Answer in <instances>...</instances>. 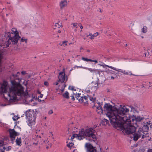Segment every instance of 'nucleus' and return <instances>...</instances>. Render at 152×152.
<instances>
[{"instance_id": "obj_1", "label": "nucleus", "mask_w": 152, "mask_h": 152, "mask_svg": "<svg viewBox=\"0 0 152 152\" xmlns=\"http://www.w3.org/2000/svg\"><path fill=\"white\" fill-rule=\"evenodd\" d=\"M11 83L12 86L9 88L7 94L10 102H15L17 96H20L24 93L23 87L20 83L13 80L11 81Z\"/></svg>"}, {"instance_id": "obj_2", "label": "nucleus", "mask_w": 152, "mask_h": 152, "mask_svg": "<svg viewBox=\"0 0 152 152\" xmlns=\"http://www.w3.org/2000/svg\"><path fill=\"white\" fill-rule=\"evenodd\" d=\"M95 131L93 128H87L85 129H81L79 131L77 136L78 139L81 140L84 138L85 136L88 137V139L90 141L95 142L97 140V138L95 134Z\"/></svg>"}, {"instance_id": "obj_3", "label": "nucleus", "mask_w": 152, "mask_h": 152, "mask_svg": "<svg viewBox=\"0 0 152 152\" xmlns=\"http://www.w3.org/2000/svg\"><path fill=\"white\" fill-rule=\"evenodd\" d=\"M116 123H115L114 124V126L116 128L118 127L122 128V131L125 132L127 134H132L136 131V128L131 125V121L129 119L122 122L119 121V122H118V124Z\"/></svg>"}, {"instance_id": "obj_4", "label": "nucleus", "mask_w": 152, "mask_h": 152, "mask_svg": "<svg viewBox=\"0 0 152 152\" xmlns=\"http://www.w3.org/2000/svg\"><path fill=\"white\" fill-rule=\"evenodd\" d=\"M103 112L109 118L111 124L113 125L116 123L115 114L118 113L117 109L114 108L110 103H105L104 106Z\"/></svg>"}, {"instance_id": "obj_5", "label": "nucleus", "mask_w": 152, "mask_h": 152, "mask_svg": "<svg viewBox=\"0 0 152 152\" xmlns=\"http://www.w3.org/2000/svg\"><path fill=\"white\" fill-rule=\"evenodd\" d=\"M13 29L14 30H12L10 32H7V33L5 32V36L7 37L8 38V40L5 43L6 48L8 47L11 43L13 45L17 44L18 40L20 38L18 31L15 29Z\"/></svg>"}, {"instance_id": "obj_6", "label": "nucleus", "mask_w": 152, "mask_h": 152, "mask_svg": "<svg viewBox=\"0 0 152 152\" xmlns=\"http://www.w3.org/2000/svg\"><path fill=\"white\" fill-rule=\"evenodd\" d=\"M118 113H115V115L116 119V124H118L120 121L121 122L126 121L129 120L128 119L127 117L126 116L125 113L129 111V109L127 108L125 106H123L120 110H117Z\"/></svg>"}, {"instance_id": "obj_7", "label": "nucleus", "mask_w": 152, "mask_h": 152, "mask_svg": "<svg viewBox=\"0 0 152 152\" xmlns=\"http://www.w3.org/2000/svg\"><path fill=\"white\" fill-rule=\"evenodd\" d=\"M38 114V113L36 110L34 111L30 109L26 111V116L28 119L27 122L29 126L32 127L33 125L35 124V119Z\"/></svg>"}, {"instance_id": "obj_8", "label": "nucleus", "mask_w": 152, "mask_h": 152, "mask_svg": "<svg viewBox=\"0 0 152 152\" xmlns=\"http://www.w3.org/2000/svg\"><path fill=\"white\" fill-rule=\"evenodd\" d=\"M141 136H142V139H144L147 137H148L149 135L148 133H146L145 135L142 134L141 132L139 131V130L138 129V131L137 132L134 133L132 135L129 136V137H130L131 139L133 138V140L135 141H136L138 139L140 138Z\"/></svg>"}, {"instance_id": "obj_9", "label": "nucleus", "mask_w": 152, "mask_h": 152, "mask_svg": "<svg viewBox=\"0 0 152 152\" xmlns=\"http://www.w3.org/2000/svg\"><path fill=\"white\" fill-rule=\"evenodd\" d=\"M10 137L11 138L12 142L13 143V141L15 140V137L19 135V133L15 131L14 129H10L9 130Z\"/></svg>"}, {"instance_id": "obj_10", "label": "nucleus", "mask_w": 152, "mask_h": 152, "mask_svg": "<svg viewBox=\"0 0 152 152\" xmlns=\"http://www.w3.org/2000/svg\"><path fill=\"white\" fill-rule=\"evenodd\" d=\"M85 147L87 148V152H96V147H93L89 143H86Z\"/></svg>"}, {"instance_id": "obj_11", "label": "nucleus", "mask_w": 152, "mask_h": 152, "mask_svg": "<svg viewBox=\"0 0 152 152\" xmlns=\"http://www.w3.org/2000/svg\"><path fill=\"white\" fill-rule=\"evenodd\" d=\"M8 83L7 81H4L3 83L1 85L0 88L1 91L5 93H7L8 88Z\"/></svg>"}, {"instance_id": "obj_12", "label": "nucleus", "mask_w": 152, "mask_h": 152, "mask_svg": "<svg viewBox=\"0 0 152 152\" xmlns=\"http://www.w3.org/2000/svg\"><path fill=\"white\" fill-rule=\"evenodd\" d=\"M139 129L142 134L145 135L146 133H147L148 132L149 129L148 126L144 124L142 128H140Z\"/></svg>"}, {"instance_id": "obj_13", "label": "nucleus", "mask_w": 152, "mask_h": 152, "mask_svg": "<svg viewBox=\"0 0 152 152\" xmlns=\"http://www.w3.org/2000/svg\"><path fill=\"white\" fill-rule=\"evenodd\" d=\"M65 72H60L59 73L58 78L59 81L61 83H64L65 80Z\"/></svg>"}, {"instance_id": "obj_14", "label": "nucleus", "mask_w": 152, "mask_h": 152, "mask_svg": "<svg viewBox=\"0 0 152 152\" xmlns=\"http://www.w3.org/2000/svg\"><path fill=\"white\" fill-rule=\"evenodd\" d=\"M81 99L79 100V102L81 103H84L85 105H87L88 103V97L86 96H81L80 97Z\"/></svg>"}, {"instance_id": "obj_15", "label": "nucleus", "mask_w": 152, "mask_h": 152, "mask_svg": "<svg viewBox=\"0 0 152 152\" xmlns=\"http://www.w3.org/2000/svg\"><path fill=\"white\" fill-rule=\"evenodd\" d=\"M86 69H88L89 71L91 72L94 73L96 75L98 74L99 75L100 74V70L96 69H93L91 68H86Z\"/></svg>"}, {"instance_id": "obj_16", "label": "nucleus", "mask_w": 152, "mask_h": 152, "mask_svg": "<svg viewBox=\"0 0 152 152\" xmlns=\"http://www.w3.org/2000/svg\"><path fill=\"white\" fill-rule=\"evenodd\" d=\"M98 106L96 107V111L98 113L101 114L103 113V110L101 105L102 104H101L99 102L98 103Z\"/></svg>"}, {"instance_id": "obj_17", "label": "nucleus", "mask_w": 152, "mask_h": 152, "mask_svg": "<svg viewBox=\"0 0 152 152\" xmlns=\"http://www.w3.org/2000/svg\"><path fill=\"white\" fill-rule=\"evenodd\" d=\"M67 1L66 0L62 1H61L60 4V8L62 9L63 8L67 5Z\"/></svg>"}, {"instance_id": "obj_18", "label": "nucleus", "mask_w": 152, "mask_h": 152, "mask_svg": "<svg viewBox=\"0 0 152 152\" xmlns=\"http://www.w3.org/2000/svg\"><path fill=\"white\" fill-rule=\"evenodd\" d=\"M121 73H122L123 74L125 75H134L132 73L131 71H129V72H126L125 70H121Z\"/></svg>"}, {"instance_id": "obj_19", "label": "nucleus", "mask_w": 152, "mask_h": 152, "mask_svg": "<svg viewBox=\"0 0 152 152\" xmlns=\"http://www.w3.org/2000/svg\"><path fill=\"white\" fill-rule=\"evenodd\" d=\"M89 99L92 103L93 104V106L92 107L93 108H94L95 106V102H96V98H93L92 97L89 96Z\"/></svg>"}, {"instance_id": "obj_20", "label": "nucleus", "mask_w": 152, "mask_h": 152, "mask_svg": "<svg viewBox=\"0 0 152 152\" xmlns=\"http://www.w3.org/2000/svg\"><path fill=\"white\" fill-rule=\"evenodd\" d=\"M69 94L68 92L66 91L64 94H63L62 96L64 98L68 99L69 98Z\"/></svg>"}, {"instance_id": "obj_21", "label": "nucleus", "mask_w": 152, "mask_h": 152, "mask_svg": "<svg viewBox=\"0 0 152 152\" xmlns=\"http://www.w3.org/2000/svg\"><path fill=\"white\" fill-rule=\"evenodd\" d=\"M144 119L143 117H140V116H137L135 118V120L137 122H139L143 120Z\"/></svg>"}, {"instance_id": "obj_22", "label": "nucleus", "mask_w": 152, "mask_h": 152, "mask_svg": "<svg viewBox=\"0 0 152 152\" xmlns=\"http://www.w3.org/2000/svg\"><path fill=\"white\" fill-rule=\"evenodd\" d=\"M109 123V121L106 119H103L102 121V125L105 126Z\"/></svg>"}, {"instance_id": "obj_23", "label": "nucleus", "mask_w": 152, "mask_h": 152, "mask_svg": "<svg viewBox=\"0 0 152 152\" xmlns=\"http://www.w3.org/2000/svg\"><path fill=\"white\" fill-rule=\"evenodd\" d=\"M16 144L17 145H20L21 144V138H18L17 137V139L16 140Z\"/></svg>"}, {"instance_id": "obj_24", "label": "nucleus", "mask_w": 152, "mask_h": 152, "mask_svg": "<svg viewBox=\"0 0 152 152\" xmlns=\"http://www.w3.org/2000/svg\"><path fill=\"white\" fill-rule=\"evenodd\" d=\"M147 28L145 26H143L142 28V32L143 33H145L147 31Z\"/></svg>"}, {"instance_id": "obj_25", "label": "nucleus", "mask_w": 152, "mask_h": 152, "mask_svg": "<svg viewBox=\"0 0 152 152\" xmlns=\"http://www.w3.org/2000/svg\"><path fill=\"white\" fill-rule=\"evenodd\" d=\"M110 68L111 69H113L114 70H115L116 71H118V72H121V70H121L120 69H116V68L114 67H113L112 66V67H110Z\"/></svg>"}, {"instance_id": "obj_26", "label": "nucleus", "mask_w": 152, "mask_h": 152, "mask_svg": "<svg viewBox=\"0 0 152 152\" xmlns=\"http://www.w3.org/2000/svg\"><path fill=\"white\" fill-rule=\"evenodd\" d=\"M81 95L80 94L78 93L77 95L76 96V99L78 100V102H79V100L80 99H81L80 97L81 96H80V95Z\"/></svg>"}, {"instance_id": "obj_27", "label": "nucleus", "mask_w": 152, "mask_h": 152, "mask_svg": "<svg viewBox=\"0 0 152 152\" xmlns=\"http://www.w3.org/2000/svg\"><path fill=\"white\" fill-rule=\"evenodd\" d=\"M68 88L69 89L72 90V91H76V89L75 88V87L73 86H69Z\"/></svg>"}, {"instance_id": "obj_28", "label": "nucleus", "mask_w": 152, "mask_h": 152, "mask_svg": "<svg viewBox=\"0 0 152 152\" xmlns=\"http://www.w3.org/2000/svg\"><path fill=\"white\" fill-rule=\"evenodd\" d=\"M82 59L83 60H84V61H91V59H88L87 58H85L84 57H82Z\"/></svg>"}, {"instance_id": "obj_29", "label": "nucleus", "mask_w": 152, "mask_h": 152, "mask_svg": "<svg viewBox=\"0 0 152 152\" xmlns=\"http://www.w3.org/2000/svg\"><path fill=\"white\" fill-rule=\"evenodd\" d=\"M74 144L72 142H69V144H68L67 145V146L69 147V148H71L73 146Z\"/></svg>"}, {"instance_id": "obj_30", "label": "nucleus", "mask_w": 152, "mask_h": 152, "mask_svg": "<svg viewBox=\"0 0 152 152\" xmlns=\"http://www.w3.org/2000/svg\"><path fill=\"white\" fill-rule=\"evenodd\" d=\"M27 39H25L24 37H22L21 39V42H24V41H25L26 43H27Z\"/></svg>"}, {"instance_id": "obj_31", "label": "nucleus", "mask_w": 152, "mask_h": 152, "mask_svg": "<svg viewBox=\"0 0 152 152\" xmlns=\"http://www.w3.org/2000/svg\"><path fill=\"white\" fill-rule=\"evenodd\" d=\"M98 34L99 33H97V34L96 35H94V34L92 35L90 38L91 39H94V38L95 37H96L98 35Z\"/></svg>"}, {"instance_id": "obj_32", "label": "nucleus", "mask_w": 152, "mask_h": 152, "mask_svg": "<svg viewBox=\"0 0 152 152\" xmlns=\"http://www.w3.org/2000/svg\"><path fill=\"white\" fill-rule=\"evenodd\" d=\"M55 26L56 27H57L58 28H59L60 26L61 27H63V26L62 25H59V24L58 23H56L55 24Z\"/></svg>"}, {"instance_id": "obj_33", "label": "nucleus", "mask_w": 152, "mask_h": 152, "mask_svg": "<svg viewBox=\"0 0 152 152\" xmlns=\"http://www.w3.org/2000/svg\"><path fill=\"white\" fill-rule=\"evenodd\" d=\"M75 95V94L74 93H73L72 95L70 96V97H71V99L73 101H74L75 100L74 96Z\"/></svg>"}, {"instance_id": "obj_34", "label": "nucleus", "mask_w": 152, "mask_h": 152, "mask_svg": "<svg viewBox=\"0 0 152 152\" xmlns=\"http://www.w3.org/2000/svg\"><path fill=\"white\" fill-rule=\"evenodd\" d=\"M67 42L68 41H62V44H63V45H64H64H65V46H66L67 45Z\"/></svg>"}, {"instance_id": "obj_35", "label": "nucleus", "mask_w": 152, "mask_h": 152, "mask_svg": "<svg viewBox=\"0 0 152 152\" xmlns=\"http://www.w3.org/2000/svg\"><path fill=\"white\" fill-rule=\"evenodd\" d=\"M100 65L102 66L104 68H105L106 66H107L110 68V67H112V66H109L106 65L104 64H103Z\"/></svg>"}, {"instance_id": "obj_36", "label": "nucleus", "mask_w": 152, "mask_h": 152, "mask_svg": "<svg viewBox=\"0 0 152 152\" xmlns=\"http://www.w3.org/2000/svg\"><path fill=\"white\" fill-rule=\"evenodd\" d=\"M4 144V141L2 140H0V147L3 146Z\"/></svg>"}, {"instance_id": "obj_37", "label": "nucleus", "mask_w": 152, "mask_h": 152, "mask_svg": "<svg viewBox=\"0 0 152 152\" xmlns=\"http://www.w3.org/2000/svg\"><path fill=\"white\" fill-rule=\"evenodd\" d=\"M77 23H74L73 24V26L74 27H75L76 28H77Z\"/></svg>"}, {"instance_id": "obj_38", "label": "nucleus", "mask_w": 152, "mask_h": 152, "mask_svg": "<svg viewBox=\"0 0 152 152\" xmlns=\"http://www.w3.org/2000/svg\"><path fill=\"white\" fill-rule=\"evenodd\" d=\"M12 147L10 146H8L7 148L6 151H8L10 150L11 149Z\"/></svg>"}, {"instance_id": "obj_39", "label": "nucleus", "mask_w": 152, "mask_h": 152, "mask_svg": "<svg viewBox=\"0 0 152 152\" xmlns=\"http://www.w3.org/2000/svg\"><path fill=\"white\" fill-rule=\"evenodd\" d=\"M151 124V121H149L148 122H147L145 124H145V125H147L148 126L149 125Z\"/></svg>"}, {"instance_id": "obj_40", "label": "nucleus", "mask_w": 152, "mask_h": 152, "mask_svg": "<svg viewBox=\"0 0 152 152\" xmlns=\"http://www.w3.org/2000/svg\"><path fill=\"white\" fill-rule=\"evenodd\" d=\"M75 67H77V68H84V69L86 68H84L82 66H74V68H75Z\"/></svg>"}, {"instance_id": "obj_41", "label": "nucleus", "mask_w": 152, "mask_h": 152, "mask_svg": "<svg viewBox=\"0 0 152 152\" xmlns=\"http://www.w3.org/2000/svg\"><path fill=\"white\" fill-rule=\"evenodd\" d=\"M95 86H94V87L95 89H97L98 88V83H96L95 84Z\"/></svg>"}, {"instance_id": "obj_42", "label": "nucleus", "mask_w": 152, "mask_h": 152, "mask_svg": "<svg viewBox=\"0 0 152 152\" xmlns=\"http://www.w3.org/2000/svg\"><path fill=\"white\" fill-rule=\"evenodd\" d=\"M15 117V116H14V117H13L12 118L13 120L14 121H17L19 118V117H17L16 118H14Z\"/></svg>"}, {"instance_id": "obj_43", "label": "nucleus", "mask_w": 152, "mask_h": 152, "mask_svg": "<svg viewBox=\"0 0 152 152\" xmlns=\"http://www.w3.org/2000/svg\"><path fill=\"white\" fill-rule=\"evenodd\" d=\"M44 84L46 86H48L49 84V83L48 81H45L44 82Z\"/></svg>"}, {"instance_id": "obj_44", "label": "nucleus", "mask_w": 152, "mask_h": 152, "mask_svg": "<svg viewBox=\"0 0 152 152\" xmlns=\"http://www.w3.org/2000/svg\"><path fill=\"white\" fill-rule=\"evenodd\" d=\"M60 82V81H59V80H58L56 82L53 83V85H58V82Z\"/></svg>"}, {"instance_id": "obj_45", "label": "nucleus", "mask_w": 152, "mask_h": 152, "mask_svg": "<svg viewBox=\"0 0 152 152\" xmlns=\"http://www.w3.org/2000/svg\"><path fill=\"white\" fill-rule=\"evenodd\" d=\"M53 111L52 110H50L48 112V114H52L53 113Z\"/></svg>"}, {"instance_id": "obj_46", "label": "nucleus", "mask_w": 152, "mask_h": 152, "mask_svg": "<svg viewBox=\"0 0 152 152\" xmlns=\"http://www.w3.org/2000/svg\"><path fill=\"white\" fill-rule=\"evenodd\" d=\"M77 134H73L71 137V139L72 140L73 139H74L75 138V135H76L77 136H77L76 135Z\"/></svg>"}, {"instance_id": "obj_47", "label": "nucleus", "mask_w": 152, "mask_h": 152, "mask_svg": "<svg viewBox=\"0 0 152 152\" xmlns=\"http://www.w3.org/2000/svg\"><path fill=\"white\" fill-rule=\"evenodd\" d=\"M91 61L95 62L96 63H98V61L97 60H92L91 59Z\"/></svg>"}, {"instance_id": "obj_48", "label": "nucleus", "mask_w": 152, "mask_h": 152, "mask_svg": "<svg viewBox=\"0 0 152 152\" xmlns=\"http://www.w3.org/2000/svg\"><path fill=\"white\" fill-rule=\"evenodd\" d=\"M147 152H152V149L149 148L147 150Z\"/></svg>"}, {"instance_id": "obj_49", "label": "nucleus", "mask_w": 152, "mask_h": 152, "mask_svg": "<svg viewBox=\"0 0 152 152\" xmlns=\"http://www.w3.org/2000/svg\"><path fill=\"white\" fill-rule=\"evenodd\" d=\"M21 73L23 75H24L26 73V72L25 71H22L21 72Z\"/></svg>"}, {"instance_id": "obj_50", "label": "nucleus", "mask_w": 152, "mask_h": 152, "mask_svg": "<svg viewBox=\"0 0 152 152\" xmlns=\"http://www.w3.org/2000/svg\"><path fill=\"white\" fill-rule=\"evenodd\" d=\"M130 107L132 109L131 111H132V110H134V107H133L132 106H130Z\"/></svg>"}, {"instance_id": "obj_51", "label": "nucleus", "mask_w": 152, "mask_h": 152, "mask_svg": "<svg viewBox=\"0 0 152 152\" xmlns=\"http://www.w3.org/2000/svg\"><path fill=\"white\" fill-rule=\"evenodd\" d=\"M38 144V142H33V144H34V145H37Z\"/></svg>"}, {"instance_id": "obj_52", "label": "nucleus", "mask_w": 152, "mask_h": 152, "mask_svg": "<svg viewBox=\"0 0 152 152\" xmlns=\"http://www.w3.org/2000/svg\"><path fill=\"white\" fill-rule=\"evenodd\" d=\"M43 95V94H40V96H39V97L40 98H42V97Z\"/></svg>"}, {"instance_id": "obj_53", "label": "nucleus", "mask_w": 152, "mask_h": 152, "mask_svg": "<svg viewBox=\"0 0 152 152\" xmlns=\"http://www.w3.org/2000/svg\"><path fill=\"white\" fill-rule=\"evenodd\" d=\"M3 97H4V98L5 99V100H8V99L7 98V97H6L4 96H4H3Z\"/></svg>"}, {"instance_id": "obj_54", "label": "nucleus", "mask_w": 152, "mask_h": 152, "mask_svg": "<svg viewBox=\"0 0 152 152\" xmlns=\"http://www.w3.org/2000/svg\"><path fill=\"white\" fill-rule=\"evenodd\" d=\"M6 149H7V148H6L5 147H3V149H3V150H5L6 151Z\"/></svg>"}, {"instance_id": "obj_55", "label": "nucleus", "mask_w": 152, "mask_h": 152, "mask_svg": "<svg viewBox=\"0 0 152 152\" xmlns=\"http://www.w3.org/2000/svg\"><path fill=\"white\" fill-rule=\"evenodd\" d=\"M0 150L1 151L0 152H5L4 150H3L2 149H0Z\"/></svg>"}, {"instance_id": "obj_56", "label": "nucleus", "mask_w": 152, "mask_h": 152, "mask_svg": "<svg viewBox=\"0 0 152 152\" xmlns=\"http://www.w3.org/2000/svg\"><path fill=\"white\" fill-rule=\"evenodd\" d=\"M36 137H39V138H41V136L39 135H37L36 136Z\"/></svg>"}, {"instance_id": "obj_57", "label": "nucleus", "mask_w": 152, "mask_h": 152, "mask_svg": "<svg viewBox=\"0 0 152 152\" xmlns=\"http://www.w3.org/2000/svg\"><path fill=\"white\" fill-rule=\"evenodd\" d=\"M92 35V34H91V33H90V34H89V35H87V37H88V36H91Z\"/></svg>"}, {"instance_id": "obj_58", "label": "nucleus", "mask_w": 152, "mask_h": 152, "mask_svg": "<svg viewBox=\"0 0 152 152\" xmlns=\"http://www.w3.org/2000/svg\"><path fill=\"white\" fill-rule=\"evenodd\" d=\"M59 44L61 46H62L63 44H62V42L61 43H60Z\"/></svg>"}, {"instance_id": "obj_59", "label": "nucleus", "mask_w": 152, "mask_h": 152, "mask_svg": "<svg viewBox=\"0 0 152 152\" xmlns=\"http://www.w3.org/2000/svg\"><path fill=\"white\" fill-rule=\"evenodd\" d=\"M151 124L150 125V128H152V124Z\"/></svg>"}, {"instance_id": "obj_60", "label": "nucleus", "mask_w": 152, "mask_h": 152, "mask_svg": "<svg viewBox=\"0 0 152 152\" xmlns=\"http://www.w3.org/2000/svg\"><path fill=\"white\" fill-rule=\"evenodd\" d=\"M57 32H58V33H60L61 32V31L60 30H59Z\"/></svg>"}, {"instance_id": "obj_61", "label": "nucleus", "mask_w": 152, "mask_h": 152, "mask_svg": "<svg viewBox=\"0 0 152 152\" xmlns=\"http://www.w3.org/2000/svg\"><path fill=\"white\" fill-rule=\"evenodd\" d=\"M80 29H82L83 28V26L81 25V26H80Z\"/></svg>"}, {"instance_id": "obj_62", "label": "nucleus", "mask_w": 152, "mask_h": 152, "mask_svg": "<svg viewBox=\"0 0 152 152\" xmlns=\"http://www.w3.org/2000/svg\"><path fill=\"white\" fill-rule=\"evenodd\" d=\"M64 88L66 86L65 83L64 84Z\"/></svg>"}, {"instance_id": "obj_63", "label": "nucleus", "mask_w": 152, "mask_h": 152, "mask_svg": "<svg viewBox=\"0 0 152 152\" xmlns=\"http://www.w3.org/2000/svg\"><path fill=\"white\" fill-rule=\"evenodd\" d=\"M114 77H113V76H112L111 77V79H114Z\"/></svg>"}, {"instance_id": "obj_64", "label": "nucleus", "mask_w": 152, "mask_h": 152, "mask_svg": "<svg viewBox=\"0 0 152 152\" xmlns=\"http://www.w3.org/2000/svg\"><path fill=\"white\" fill-rule=\"evenodd\" d=\"M90 90H88L87 91V93H89L90 92Z\"/></svg>"}]
</instances>
